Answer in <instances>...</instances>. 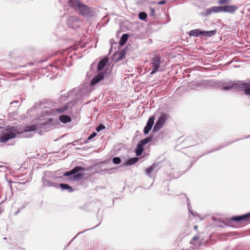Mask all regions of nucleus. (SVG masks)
I'll use <instances>...</instances> for the list:
<instances>
[{"mask_svg": "<svg viewBox=\"0 0 250 250\" xmlns=\"http://www.w3.org/2000/svg\"><path fill=\"white\" fill-rule=\"evenodd\" d=\"M238 7L234 5H225L223 6V12L233 14L238 9Z\"/></svg>", "mask_w": 250, "mask_h": 250, "instance_id": "obj_13", "label": "nucleus"}, {"mask_svg": "<svg viewBox=\"0 0 250 250\" xmlns=\"http://www.w3.org/2000/svg\"><path fill=\"white\" fill-rule=\"evenodd\" d=\"M67 26L72 29L79 28L81 25L82 21L78 16L70 17L66 21Z\"/></svg>", "mask_w": 250, "mask_h": 250, "instance_id": "obj_4", "label": "nucleus"}, {"mask_svg": "<svg viewBox=\"0 0 250 250\" xmlns=\"http://www.w3.org/2000/svg\"><path fill=\"white\" fill-rule=\"evenodd\" d=\"M15 102H16L15 101L11 102L10 103V104H11V105H12V104H14Z\"/></svg>", "mask_w": 250, "mask_h": 250, "instance_id": "obj_44", "label": "nucleus"}, {"mask_svg": "<svg viewBox=\"0 0 250 250\" xmlns=\"http://www.w3.org/2000/svg\"><path fill=\"white\" fill-rule=\"evenodd\" d=\"M3 239H4V240H6V239H7V238H6V237H4V238H3Z\"/></svg>", "mask_w": 250, "mask_h": 250, "instance_id": "obj_47", "label": "nucleus"}, {"mask_svg": "<svg viewBox=\"0 0 250 250\" xmlns=\"http://www.w3.org/2000/svg\"><path fill=\"white\" fill-rule=\"evenodd\" d=\"M167 117L165 115H161L156 123H155L153 129V132L158 131L160 128L163 127L164 124H165Z\"/></svg>", "mask_w": 250, "mask_h": 250, "instance_id": "obj_6", "label": "nucleus"}, {"mask_svg": "<svg viewBox=\"0 0 250 250\" xmlns=\"http://www.w3.org/2000/svg\"><path fill=\"white\" fill-rule=\"evenodd\" d=\"M97 135V133L95 132H93L91 134H90L87 138V140L85 142V143H87L89 140H91L94 137H95Z\"/></svg>", "mask_w": 250, "mask_h": 250, "instance_id": "obj_36", "label": "nucleus"}, {"mask_svg": "<svg viewBox=\"0 0 250 250\" xmlns=\"http://www.w3.org/2000/svg\"><path fill=\"white\" fill-rule=\"evenodd\" d=\"M26 168L25 167H23L22 168L21 167H20L19 168H17V176L16 177L20 178V175L21 174V172L23 171L24 170H25Z\"/></svg>", "mask_w": 250, "mask_h": 250, "instance_id": "obj_30", "label": "nucleus"}, {"mask_svg": "<svg viewBox=\"0 0 250 250\" xmlns=\"http://www.w3.org/2000/svg\"><path fill=\"white\" fill-rule=\"evenodd\" d=\"M68 106L67 105H65L62 107H60L58 108L54 109L55 111L58 112L59 113H62L65 112L67 110L68 108Z\"/></svg>", "mask_w": 250, "mask_h": 250, "instance_id": "obj_24", "label": "nucleus"}, {"mask_svg": "<svg viewBox=\"0 0 250 250\" xmlns=\"http://www.w3.org/2000/svg\"><path fill=\"white\" fill-rule=\"evenodd\" d=\"M155 167V164H153L150 167H147L146 169V175H147L149 177H151V172L154 170Z\"/></svg>", "mask_w": 250, "mask_h": 250, "instance_id": "obj_26", "label": "nucleus"}, {"mask_svg": "<svg viewBox=\"0 0 250 250\" xmlns=\"http://www.w3.org/2000/svg\"><path fill=\"white\" fill-rule=\"evenodd\" d=\"M207 242V240H205L203 238H201L199 236L196 235L192 238L190 242V244L195 246L197 244L198 246L201 247L205 246Z\"/></svg>", "mask_w": 250, "mask_h": 250, "instance_id": "obj_8", "label": "nucleus"}, {"mask_svg": "<svg viewBox=\"0 0 250 250\" xmlns=\"http://www.w3.org/2000/svg\"><path fill=\"white\" fill-rule=\"evenodd\" d=\"M7 244L8 245H9L8 246H7L8 248L9 249H13L14 248V244H12V245L9 243L8 242H7Z\"/></svg>", "mask_w": 250, "mask_h": 250, "instance_id": "obj_42", "label": "nucleus"}, {"mask_svg": "<svg viewBox=\"0 0 250 250\" xmlns=\"http://www.w3.org/2000/svg\"><path fill=\"white\" fill-rule=\"evenodd\" d=\"M108 60L105 58L100 61L98 64L97 69L99 71L102 70L105 66Z\"/></svg>", "mask_w": 250, "mask_h": 250, "instance_id": "obj_17", "label": "nucleus"}, {"mask_svg": "<svg viewBox=\"0 0 250 250\" xmlns=\"http://www.w3.org/2000/svg\"><path fill=\"white\" fill-rule=\"evenodd\" d=\"M42 186L43 187H54L56 188H58L59 186L57 184L53 183L51 182L47 178V174H45V175L43 176L42 179Z\"/></svg>", "mask_w": 250, "mask_h": 250, "instance_id": "obj_12", "label": "nucleus"}, {"mask_svg": "<svg viewBox=\"0 0 250 250\" xmlns=\"http://www.w3.org/2000/svg\"><path fill=\"white\" fill-rule=\"evenodd\" d=\"M29 178H23L21 179L20 180L23 181V182H17L16 183L17 184V188H21V185H24L26 183L29 181Z\"/></svg>", "mask_w": 250, "mask_h": 250, "instance_id": "obj_25", "label": "nucleus"}, {"mask_svg": "<svg viewBox=\"0 0 250 250\" xmlns=\"http://www.w3.org/2000/svg\"><path fill=\"white\" fill-rule=\"evenodd\" d=\"M161 63V57L159 56H156L151 59V64L152 71L150 72V75H153L157 72L159 71V68L160 67ZM161 71V70H160Z\"/></svg>", "mask_w": 250, "mask_h": 250, "instance_id": "obj_5", "label": "nucleus"}, {"mask_svg": "<svg viewBox=\"0 0 250 250\" xmlns=\"http://www.w3.org/2000/svg\"><path fill=\"white\" fill-rule=\"evenodd\" d=\"M166 3V1L165 0H161V1H159V2H157V4H160V5H162V4H164Z\"/></svg>", "mask_w": 250, "mask_h": 250, "instance_id": "obj_41", "label": "nucleus"}, {"mask_svg": "<svg viewBox=\"0 0 250 250\" xmlns=\"http://www.w3.org/2000/svg\"><path fill=\"white\" fill-rule=\"evenodd\" d=\"M52 118L48 119L47 121L42 122L39 125H31L25 127L23 131L20 132L17 129V137L29 138L32 136V132L38 130V128L47 129L53 125Z\"/></svg>", "mask_w": 250, "mask_h": 250, "instance_id": "obj_1", "label": "nucleus"}, {"mask_svg": "<svg viewBox=\"0 0 250 250\" xmlns=\"http://www.w3.org/2000/svg\"><path fill=\"white\" fill-rule=\"evenodd\" d=\"M152 139V136H149L148 137H146L140 141H139L138 143L144 146L145 145H146L148 143H149Z\"/></svg>", "mask_w": 250, "mask_h": 250, "instance_id": "obj_21", "label": "nucleus"}, {"mask_svg": "<svg viewBox=\"0 0 250 250\" xmlns=\"http://www.w3.org/2000/svg\"><path fill=\"white\" fill-rule=\"evenodd\" d=\"M59 186L62 190H67L69 192L73 191L72 188L67 184L62 183Z\"/></svg>", "mask_w": 250, "mask_h": 250, "instance_id": "obj_19", "label": "nucleus"}, {"mask_svg": "<svg viewBox=\"0 0 250 250\" xmlns=\"http://www.w3.org/2000/svg\"><path fill=\"white\" fill-rule=\"evenodd\" d=\"M147 18V14L144 12H141L139 14V18L143 21H145Z\"/></svg>", "mask_w": 250, "mask_h": 250, "instance_id": "obj_29", "label": "nucleus"}, {"mask_svg": "<svg viewBox=\"0 0 250 250\" xmlns=\"http://www.w3.org/2000/svg\"><path fill=\"white\" fill-rule=\"evenodd\" d=\"M8 118L11 121H14L16 119V114L14 112L8 114Z\"/></svg>", "mask_w": 250, "mask_h": 250, "instance_id": "obj_32", "label": "nucleus"}, {"mask_svg": "<svg viewBox=\"0 0 250 250\" xmlns=\"http://www.w3.org/2000/svg\"><path fill=\"white\" fill-rule=\"evenodd\" d=\"M150 10V16L151 17H155V9L152 7L149 8Z\"/></svg>", "mask_w": 250, "mask_h": 250, "instance_id": "obj_38", "label": "nucleus"}, {"mask_svg": "<svg viewBox=\"0 0 250 250\" xmlns=\"http://www.w3.org/2000/svg\"><path fill=\"white\" fill-rule=\"evenodd\" d=\"M105 128V127L104 125L100 124L96 127V130L97 132H100V131L104 129Z\"/></svg>", "mask_w": 250, "mask_h": 250, "instance_id": "obj_35", "label": "nucleus"}, {"mask_svg": "<svg viewBox=\"0 0 250 250\" xmlns=\"http://www.w3.org/2000/svg\"><path fill=\"white\" fill-rule=\"evenodd\" d=\"M19 212V210H17L16 213L17 214Z\"/></svg>", "mask_w": 250, "mask_h": 250, "instance_id": "obj_49", "label": "nucleus"}, {"mask_svg": "<svg viewBox=\"0 0 250 250\" xmlns=\"http://www.w3.org/2000/svg\"><path fill=\"white\" fill-rule=\"evenodd\" d=\"M72 144V143H69L68 145Z\"/></svg>", "mask_w": 250, "mask_h": 250, "instance_id": "obj_50", "label": "nucleus"}, {"mask_svg": "<svg viewBox=\"0 0 250 250\" xmlns=\"http://www.w3.org/2000/svg\"><path fill=\"white\" fill-rule=\"evenodd\" d=\"M68 5L74 10L78 11L84 17H92L95 14V10L93 8L84 4L79 0H69Z\"/></svg>", "mask_w": 250, "mask_h": 250, "instance_id": "obj_2", "label": "nucleus"}, {"mask_svg": "<svg viewBox=\"0 0 250 250\" xmlns=\"http://www.w3.org/2000/svg\"><path fill=\"white\" fill-rule=\"evenodd\" d=\"M138 161V158L137 157H134L132 158H130L127 161L125 162L124 163L122 164V166H128L134 165Z\"/></svg>", "mask_w": 250, "mask_h": 250, "instance_id": "obj_15", "label": "nucleus"}, {"mask_svg": "<svg viewBox=\"0 0 250 250\" xmlns=\"http://www.w3.org/2000/svg\"><path fill=\"white\" fill-rule=\"evenodd\" d=\"M128 35L127 34H124L122 35L119 41V44L121 46L124 45L127 40Z\"/></svg>", "mask_w": 250, "mask_h": 250, "instance_id": "obj_22", "label": "nucleus"}, {"mask_svg": "<svg viewBox=\"0 0 250 250\" xmlns=\"http://www.w3.org/2000/svg\"><path fill=\"white\" fill-rule=\"evenodd\" d=\"M231 220L235 222H247L248 221H250V212L240 216L232 217Z\"/></svg>", "mask_w": 250, "mask_h": 250, "instance_id": "obj_9", "label": "nucleus"}, {"mask_svg": "<svg viewBox=\"0 0 250 250\" xmlns=\"http://www.w3.org/2000/svg\"><path fill=\"white\" fill-rule=\"evenodd\" d=\"M203 35V31L199 29H196L190 30L188 33V35L190 37H198Z\"/></svg>", "mask_w": 250, "mask_h": 250, "instance_id": "obj_14", "label": "nucleus"}, {"mask_svg": "<svg viewBox=\"0 0 250 250\" xmlns=\"http://www.w3.org/2000/svg\"><path fill=\"white\" fill-rule=\"evenodd\" d=\"M112 162L114 164L118 165L121 163V161L119 157H115L112 159Z\"/></svg>", "mask_w": 250, "mask_h": 250, "instance_id": "obj_33", "label": "nucleus"}, {"mask_svg": "<svg viewBox=\"0 0 250 250\" xmlns=\"http://www.w3.org/2000/svg\"><path fill=\"white\" fill-rule=\"evenodd\" d=\"M144 150V146L140 144L139 143H138L136 148L135 149V153L136 155L137 156H140Z\"/></svg>", "mask_w": 250, "mask_h": 250, "instance_id": "obj_18", "label": "nucleus"}, {"mask_svg": "<svg viewBox=\"0 0 250 250\" xmlns=\"http://www.w3.org/2000/svg\"><path fill=\"white\" fill-rule=\"evenodd\" d=\"M17 250H24V249H22V248H18L17 249Z\"/></svg>", "mask_w": 250, "mask_h": 250, "instance_id": "obj_43", "label": "nucleus"}, {"mask_svg": "<svg viewBox=\"0 0 250 250\" xmlns=\"http://www.w3.org/2000/svg\"><path fill=\"white\" fill-rule=\"evenodd\" d=\"M104 73L103 72H101L94 76L91 80L90 84L91 85H94L98 83L104 79Z\"/></svg>", "mask_w": 250, "mask_h": 250, "instance_id": "obj_10", "label": "nucleus"}, {"mask_svg": "<svg viewBox=\"0 0 250 250\" xmlns=\"http://www.w3.org/2000/svg\"><path fill=\"white\" fill-rule=\"evenodd\" d=\"M85 168L80 167V166H77L74 167L72 169V171L74 173V174H75L76 173H78L80 171H85Z\"/></svg>", "mask_w": 250, "mask_h": 250, "instance_id": "obj_23", "label": "nucleus"}, {"mask_svg": "<svg viewBox=\"0 0 250 250\" xmlns=\"http://www.w3.org/2000/svg\"><path fill=\"white\" fill-rule=\"evenodd\" d=\"M194 229H197V226H194Z\"/></svg>", "mask_w": 250, "mask_h": 250, "instance_id": "obj_46", "label": "nucleus"}, {"mask_svg": "<svg viewBox=\"0 0 250 250\" xmlns=\"http://www.w3.org/2000/svg\"><path fill=\"white\" fill-rule=\"evenodd\" d=\"M99 225H99H97L96 226H95V227H93L92 228L90 229H94L95 228H96V227L98 226Z\"/></svg>", "mask_w": 250, "mask_h": 250, "instance_id": "obj_45", "label": "nucleus"}, {"mask_svg": "<svg viewBox=\"0 0 250 250\" xmlns=\"http://www.w3.org/2000/svg\"><path fill=\"white\" fill-rule=\"evenodd\" d=\"M85 230H84L83 231V232H79L78 233L70 242L69 243L67 244V245L64 248V250L66 248V247H68L69 246V245H70V244L74 240V239L80 233H83V232H84Z\"/></svg>", "mask_w": 250, "mask_h": 250, "instance_id": "obj_40", "label": "nucleus"}, {"mask_svg": "<svg viewBox=\"0 0 250 250\" xmlns=\"http://www.w3.org/2000/svg\"><path fill=\"white\" fill-rule=\"evenodd\" d=\"M41 105V103H35V104L34 105V106L29 109V112L30 113H31L32 112L34 111L36 109H38Z\"/></svg>", "mask_w": 250, "mask_h": 250, "instance_id": "obj_28", "label": "nucleus"}, {"mask_svg": "<svg viewBox=\"0 0 250 250\" xmlns=\"http://www.w3.org/2000/svg\"><path fill=\"white\" fill-rule=\"evenodd\" d=\"M223 12V6H212L205 10L204 16L208 17L212 13H218Z\"/></svg>", "mask_w": 250, "mask_h": 250, "instance_id": "obj_7", "label": "nucleus"}, {"mask_svg": "<svg viewBox=\"0 0 250 250\" xmlns=\"http://www.w3.org/2000/svg\"><path fill=\"white\" fill-rule=\"evenodd\" d=\"M187 201H188V210L189 211V212L193 215V216H195L196 214V212H195L194 213L192 210H191V207L189 203V199H187Z\"/></svg>", "mask_w": 250, "mask_h": 250, "instance_id": "obj_34", "label": "nucleus"}, {"mask_svg": "<svg viewBox=\"0 0 250 250\" xmlns=\"http://www.w3.org/2000/svg\"><path fill=\"white\" fill-rule=\"evenodd\" d=\"M74 175L72 169L69 171L65 172L63 173L64 176H69Z\"/></svg>", "mask_w": 250, "mask_h": 250, "instance_id": "obj_39", "label": "nucleus"}, {"mask_svg": "<svg viewBox=\"0 0 250 250\" xmlns=\"http://www.w3.org/2000/svg\"><path fill=\"white\" fill-rule=\"evenodd\" d=\"M230 0H219L218 3L219 4H226L229 3Z\"/></svg>", "mask_w": 250, "mask_h": 250, "instance_id": "obj_37", "label": "nucleus"}, {"mask_svg": "<svg viewBox=\"0 0 250 250\" xmlns=\"http://www.w3.org/2000/svg\"><path fill=\"white\" fill-rule=\"evenodd\" d=\"M83 174L78 173L73 175V179L74 180H78L82 178Z\"/></svg>", "mask_w": 250, "mask_h": 250, "instance_id": "obj_31", "label": "nucleus"}, {"mask_svg": "<svg viewBox=\"0 0 250 250\" xmlns=\"http://www.w3.org/2000/svg\"><path fill=\"white\" fill-rule=\"evenodd\" d=\"M154 117L153 116H151L148 119L146 123V125L144 129V133L145 134H147L149 131L151 129L154 124Z\"/></svg>", "mask_w": 250, "mask_h": 250, "instance_id": "obj_11", "label": "nucleus"}, {"mask_svg": "<svg viewBox=\"0 0 250 250\" xmlns=\"http://www.w3.org/2000/svg\"><path fill=\"white\" fill-rule=\"evenodd\" d=\"M19 103V101L17 100L16 103L18 104Z\"/></svg>", "mask_w": 250, "mask_h": 250, "instance_id": "obj_48", "label": "nucleus"}, {"mask_svg": "<svg viewBox=\"0 0 250 250\" xmlns=\"http://www.w3.org/2000/svg\"><path fill=\"white\" fill-rule=\"evenodd\" d=\"M59 120L63 124H66L71 121L70 116L66 115H62L59 117Z\"/></svg>", "mask_w": 250, "mask_h": 250, "instance_id": "obj_16", "label": "nucleus"}, {"mask_svg": "<svg viewBox=\"0 0 250 250\" xmlns=\"http://www.w3.org/2000/svg\"><path fill=\"white\" fill-rule=\"evenodd\" d=\"M220 87L224 90H229L234 89L237 91H244L247 95H250V83L243 81H230L222 83Z\"/></svg>", "mask_w": 250, "mask_h": 250, "instance_id": "obj_3", "label": "nucleus"}, {"mask_svg": "<svg viewBox=\"0 0 250 250\" xmlns=\"http://www.w3.org/2000/svg\"><path fill=\"white\" fill-rule=\"evenodd\" d=\"M126 53V51L125 49L122 50L119 54V57L117 58V60L120 61L124 59V58L125 57Z\"/></svg>", "mask_w": 250, "mask_h": 250, "instance_id": "obj_27", "label": "nucleus"}, {"mask_svg": "<svg viewBox=\"0 0 250 250\" xmlns=\"http://www.w3.org/2000/svg\"><path fill=\"white\" fill-rule=\"evenodd\" d=\"M217 31L216 30H213L209 31H203V37H210L215 34H216Z\"/></svg>", "mask_w": 250, "mask_h": 250, "instance_id": "obj_20", "label": "nucleus"}]
</instances>
